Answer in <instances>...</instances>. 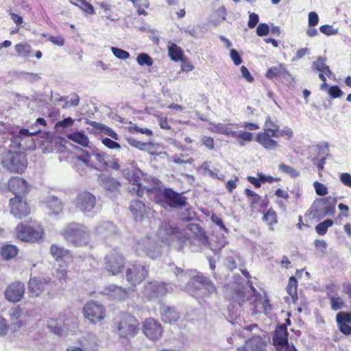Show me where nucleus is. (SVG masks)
<instances>
[{
  "label": "nucleus",
  "instance_id": "27",
  "mask_svg": "<svg viewBox=\"0 0 351 351\" xmlns=\"http://www.w3.org/2000/svg\"><path fill=\"white\" fill-rule=\"evenodd\" d=\"M162 319L165 323L173 324L180 319V313L174 308L163 305L160 307Z\"/></svg>",
  "mask_w": 351,
  "mask_h": 351
},
{
  "label": "nucleus",
  "instance_id": "43",
  "mask_svg": "<svg viewBox=\"0 0 351 351\" xmlns=\"http://www.w3.org/2000/svg\"><path fill=\"white\" fill-rule=\"evenodd\" d=\"M89 124L90 125H92L93 127H94L97 130H101L104 131L107 135L110 136L113 139H114V140L119 139L118 134L114 130L110 129V128H108L104 125H102L101 123L95 122V121H90Z\"/></svg>",
  "mask_w": 351,
  "mask_h": 351
},
{
  "label": "nucleus",
  "instance_id": "20",
  "mask_svg": "<svg viewBox=\"0 0 351 351\" xmlns=\"http://www.w3.org/2000/svg\"><path fill=\"white\" fill-rule=\"evenodd\" d=\"M237 351H266V343L261 336H254L246 341L245 346L239 347Z\"/></svg>",
  "mask_w": 351,
  "mask_h": 351
},
{
  "label": "nucleus",
  "instance_id": "58",
  "mask_svg": "<svg viewBox=\"0 0 351 351\" xmlns=\"http://www.w3.org/2000/svg\"><path fill=\"white\" fill-rule=\"evenodd\" d=\"M48 325L57 335L60 336L64 335L65 329L64 327L62 326L61 322H57V326H54L52 324H48Z\"/></svg>",
  "mask_w": 351,
  "mask_h": 351
},
{
  "label": "nucleus",
  "instance_id": "16",
  "mask_svg": "<svg viewBox=\"0 0 351 351\" xmlns=\"http://www.w3.org/2000/svg\"><path fill=\"white\" fill-rule=\"evenodd\" d=\"M144 334L150 339H158L163 334L161 324L153 318L147 319L143 326Z\"/></svg>",
  "mask_w": 351,
  "mask_h": 351
},
{
  "label": "nucleus",
  "instance_id": "26",
  "mask_svg": "<svg viewBox=\"0 0 351 351\" xmlns=\"http://www.w3.org/2000/svg\"><path fill=\"white\" fill-rule=\"evenodd\" d=\"M273 343L276 350L281 349L284 345L289 343L287 330L285 326H280L276 328L273 337Z\"/></svg>",
  "mask_w": 351,
  "mask_h": 351
},
{
  "label": "nucleus",
  "instance_id": "18",
  "mask_svg": "<svg viewBox=\"0 0 351 351\" xmlns=\"http://www.w3.org/2000/svg\"><path fill=\"white\" fill-rule=\"evenodd\" d=\"M30 186L23 177H11L8 180V189L17 196H23L29 190Z\"/></svg>",
  "mask_w": 351,
  "mask_h": 351
},
{
  "label": "nucleus",
  "instance_id": "1",
  "mask_svg": "<svg viewBox=\"0 0 351 351\" xmlns=\"http://www.w3.org/2000/svg\"><path fill=\"white\" fill-rule=\"evenodd\" d=\"M132 192L136 193L138 196H142L145 191L147 195L156 203H165L174 208H182L186 204V199L181 194L178 193L171 189H161L158 185L155 186H144L140 181L141 177H131Z\"/></svg>",
  "mask_w": 351,
  "mask_h": 351
},
{
  "label": "nucleus",
  "instance_id": "55",
  "mask_svg": "<svg viewBox=\"0 0 351 351\" xmlns=\"http://www.w3.org/2000/svg\"><path fill=\"white\" fill-rule=\"evenodd\" d=\"M315 192L318 195L323 196L328 193L327 187L322 183L315 182L313 184Z\"/></svg>",
  "mask_w": 351,
  "mask_h": 351
},
{
  "label": "nucleus",
  "instance_id": "59",
  "mask_svg": "<svg viewBox=\"0 0 351 351\" xmlns=\"http://www.w3.org/2000/svg\"><path fill=\"white\" fill-rule=\"evenodd\" d=\"M74 123V119H73L71 117H68V118H66L62 121H60L58 122H57V123L56 124V127L57 128H68V127H70L71 125H73Z\"/></svg>",
  "mask_w": 351,
  "mask_h": 351
},
{
  "label": "nucleus",
  "instance_id": "7",
  "mask_svg": "<svg viewBox=\"0 0 351 351\" xmlns=\"http://www.w3.org/2000/svg\"><path fill=\"white\" fill-rule=\"evenodd\" d=\"M2 163L10 171L22 173L26 165L23 153L8 152L3 157Z\"/></svg>",
  "mask_w": 351,
  "mask_h": 351
},
{
  "label": "nucleus",
  "instance_id": "61",
  "mask_svg": "<svg viewBox=\"0 0 351 351\" xmlns=\"http://www.w3.org/2000/svg\"><path fill=\"white\" fill-rule=\"evenodd\" d=\"M79 8H81L83 11H84L88 14H95V10H94L93 6L91 4H90L89 3H88L87 1H86L85 0L82 1L81 4H79Z\"/></svg>",
  "mask_w": 351,
  "mask_h": 351
},
{
  "label": "nucleus",
  "instance_id": "30",
  "mask_svg": "<svg viewBox=\"0 0 351 351\" xmlns=\"http://www.w3.org/2000/svg\"><path fill=\"white\" fill-rule=\"evenodd\" d=\"M271 137L273 136L267 133L260 132L257 134L256 141L265 149H274L277 147L278 143L271 139Z\"/></svg>",
  "mask_w": 351,
  "mask_h": 351
},
{
  "label": "nucleus",
  "instance_id": "47",
  "mask_svg": "<svg viewBox=\"0 0 351 351\" xmlns=\"http://www.w3.org/2000/svg\"><path fill=\"white\" fill-rule=\"evenodd\" d=\"M330 307L333 311H338L343 308L345 306L343 300L340 297L330 295L329 297Z\"/></svg>",
  "mask_w": 351,
  "mask_h": 351
},
{
  "label": "nucleus",
  "instance_id": "35",
  "mask_svg": "<svg viewBox=\"0 0 351 351\" xmlns=\"http://www.w3.org/2000/svg\"><path fill=\"white\" fill-rule=\"evenodd\" d=\"M67 138L84 147H88L90 143L88 136L83 132L69 134Z\"/></svg>",
  "mask_w": 351,
  "mask_h": 351
},
{
  "label": "nucleus",
  "instance_id": "62",
  "mask_svg": "<svg viewBox=\"0 0 351 351\" xmlns=\"http://www.w3.org/2000/svg\"><path fill=\"white\" fill-rule=\"evenodd\" d=\"M328 94L332 98L339 97L342 95L343 93L337 86H332L328 88Z\"/></svg>",
  "mask_w": 351,
  "mask_h": 351
},
{
  "label": "nucleus",
  "instance_id": "10",
  "mask_svg": "<svg viewBox=\"0 0 351 351\" xmlns=\"http://www.w3.org/2000/svg\"><path fill=\"white\" fill-rule=\"evenodd\" d=\"M149 267L140 263L130 264L126 269V278L132 285L140 284L147 276Z\"/></svg>",
  "mask_w": 351,
  "mask_h": 351
},
{
  "label": "nucleus",
  "instance_id": "11",
  "mask_svg": "<svg viewBox=\"0 0 351 351\" xmlns=\"http://www.w3.org/2000/svg\"><path fill=\"white\" fill-rule=\"evenodd\" d=\"M96 202L95 196L88 191L80 192L73 200L75 208L85 215L91 212Z\"/></svg>",
  "mask_w": 351,
  "mask_h": 351
},
{
  "label": "nucleus",
  "instance_id": "38",
  "mask_svg": "<svg viewBox=\"0 0 351 351\" xmlns=\"http://www.w3.org/2000/svg\"><path fill=\"white\" fill-rule=\"evenodd\" d=\"M167 48L169 56L172 60L178 62L181 60L183 53L182 49L177 45L169 42Z\"/></svg>",
  "mask_w": 351,
  "mask_h": 351
},
{
  "label": "nucleus",
  "instance_id": "9",
  "mask_svg": "<svg viewBox=\"0 0 351 351\" xmlns=\"http://www.w3.org/2000/svg\"><path fill=\"white\" fill-rule=\"evenodd\" d=\"M83 313L92 323L101 322L106 317V309L104 306L95 301L91 300L86 303L84 306Z\"/></svg>",
  "mask_w": 351,
  "mask_h": 351
},
{
  "label": "nucleus",
  "instance_id": "49",
  "mask_svg": "<svg viewBox=\"0 0 351 351\" xmlns=\"http://www.w3.org/2000/svg\"><path fill=\"white\" fill-rule=\"evenodd\" d=\"M111 51L113 55L120 60H126L130 58V53L123 49L112 47Z\"/></svg>",
  "mask_w": 351,
  "mask_h": 351
},
{
  "label": "nucleus",
  "instance_id": "46",
  "mask_svg": "<svg viewBox=\"0 0 351 351\" xmlns=\"http://www.w3.org/2000/svg\"><path fill=\"white\" fill-rule=\"evenodd\" d=\"M15 50L22 57H28L32 55L31 47L27 44H18L15 46Z\"/></svg>",
  "mask_w": 351,
  "mask_h": 351
},
{
  "label": "nucleus",
  "instance_id": "13",
  "mask_svg": "<svg viewBox=\"0 0 351 351\" xmlns=\"http://www.w3.org/2000/svg\"><path fill=\"white\" fill-rule=\"evenodd\" d=\"M10 207L11 214L19 219L26 217L32 210L23 197L17 195L10 199Z\"/></svg>",
  "mask_w": 351,
  "mask_h": 351
},
{
  "label": "nucleus",
  "instance_id": "57",
  "mask_svg": "<svg viewBox=\"0 0 351 351\" xmlns=\"http://www.w3.org/2000/svg\"><path fill=\"white\" fill-rule=\"evenodd\" d=\"M127 141L131 145L132 147L138 148L141 150L145 149V147L147 145V143L139 141L134 138H128Z\"/></svg>",
  "mask_w": 351,
  "mask_h": 351
},
{
  "label": "nucleus",
  "instance_id": "5",
  "mask_svg": "<svg viewBox=\"0 0 351 351\" xmlns=\"http://www.w3.org/2000/svg\"><path fill=\"white\" fill-rule=\"evenodd\" d=\"M134 249L139 256H147L154 259L158 258L162 252V245L152 237H144L137 241L134 245Z\"/></svg>",
  "mask_w": 351,
  "mask_h": 351
},
{
  "label": "nucleus",
  "instance_id": "2",
  "mask_svg": "<svg viewBox=\"0 0 351 351\" xmlns=\"http://www.w3.org/2000/svg\"><path fill=\"white\" fill-rule=\"evenodd\" d=\"M173 271L176 276L180 278L182 281L188 280L189 278H191L190 282H188L186 287V290L190 294L197 298H204L215 292V287L208 278L199 275L192 278L195 271H184L182 269L178 267H175Z\"/></svg>",
  "mask_w": 351,
  "mask_h": 351
},
{
  "label": "nucleus",
  "instance_id": "24",
  "mask_svg": "<svg viewBox=\"0 0 351 351\" xmlns=\"http://www.w3.org/2000/svg\"><path fill=\"white\" fill-rule=\"evenodd\" d=\"M181 234L182 232H180L176 228L169 225H163L158 230L157 237L162 243L169 245L171 237L173 236L180 237Z\"/></svg>",
  "mask_w": 351,
  "mask_h": 351
},
{
  "label": "nucleus",
  "instance_id": "45",
  "mask_svg": "<svg viewBox=\"0 0 351 351\" xmlns=\"http://www.w3.org/2000/svg\"><path fill=\"white\" fill-rule=\"evenodd\" d=\"M278 180L279 179L278 178H274V177H248L249 182L254 184L256 188L260 187L264 182H268L271 183Z\"/></svg>",
  "mask_w": 351,
  "mask_h": 351
},
{
  "label": "nucleus",
  "instance_id": "14",
  "mask_svg": "<svg viewBox=\"0 0 351 351\" xmlns=\"http://www.w3.org/2000/svg\"><path fill=\"white\" fill-rule=\"evenodd\" d=\"M123 256L116 250H114L106 256L105 269L113 275L121 273L124 267Z\"/></svg>",
  "mask_w": 351,
  "mask_h": 351
},
{
  "label": "nucleus",
  "instance_id": "31",
  "mask_svg": "<svg viewBox=\"0 0 351 351\" xmlns=\"http://www.w3.org/2000/svg\"><path fill=\"white\" fill-rule=\"evenodd\" d=\"M80 343L83 351H97V339L93 335L82 337Z\"/></svg>",
  "mask_w": 351,
  "mask_h": 351
},
{
  "label": "nucleus",
  "instance_id": "21",
  "mask_svg": "<svg viewBox=\"0 0 351 351\" xmlns=\"http://www.w3.org/2000/svg\"><path fill=\"white\" fill-rule=\"evenodd\" d=\"M43 202L47 209L48 215L51 217L57 216L62 211L64 204L56 196L49 195L45 199Z\"/></svg>",
  "mask_w": 351,
  "mask_h": 351
},
{
  "label": "nucleus",
  "instance_id": "40",
  "mask_svg": "<svg viewBox=\"0 0 351 351\" xmlns=\"http://www.w3.org/2000/svg\"><path fill=\"white\" fill-rule=\"evenodd\" d=\"M18 253L17 247L14 245H6L1 249V254L4 259L13 258Z\"/></svg>",
  "mask_w": 351,
  "mask_h": 351
},
{
  "label": "nucleus",
  "instance_id": "36",
  "mask_svg": "<svg viewBox=\"0 0 351 351\" xmlns=\"http://www.w3.org/2000/svg\"><path fill=\"white\" fill-rule=\"evenodd\" d=\"M254 308L257 313L263 312L265 314H268L271 310V305L268 298L265 296L263 299L256 300Z\"/></svg>",
  "mask_w": 351,
  "mask_h": 351
},
{
  "label": "nucleus",
  "instance_id": "19",
  "mask_svg": "<svg viewBox=\"0 0 351 351\" xmlns=\"http://www.w3.org/2000/svg\"><path fill=\"white\" fill-rule=\"evenodd\" d=\"M50 253L57 262L70 263L73 261L71 252L59 244L51 245Z\"/></svg>",
  "mask_w": 351,
  "mask_h": 351
},
{
  "label": "nucleus",
  "instance_id": "51",
  "mask_svg": "<svg viewBox=\"0 0 351 351\" xmlns=\"http://www.w3.org/2000/svg\"><path fill=\"white\" fill-rule=\"evenodd\" d=\"M276 218L277 217L276 213L271 209L268 210L263 216V220L269 225L276 223Z\"/></svg>",
  "mask_w": 351,
  "mask_h": 351
},
{
  "label": "nucleus",
  "instance_id": "33",
  "mask_svg": "<svg viewBox=\"0 0 351 351\" xmlns=\"http://www.w3.org/2000/svg\"><path fill=\"white\" fill-rule=\"evenodd\" d=\"M108 295L117 300H125L128 295V291L116 285H110L108 287Z\"/></svg>",
  "mask_w": 351,
  "mask_h": 351
},
{
  "label": "nucleus",
  "instance_id": "15",
  "mask_svg": "<svg viewBox=\"0 0 351 351\" xmlns=\"http://www.w3.org/2000/svg\"><path fill=\"white\" fill-rule=\"evenodd\" d=\"M25 285L23 283L16 281L10 284L5 291V298L9 302H18L23 297L25 293Z\"/></svg>",
  "mask_w": 351,
  "mask_h": 351
},
{
  "label": "nucleus",
  "instance_id": "50",
  "mask_svg": "<svg viewBox=\"0 0 351 351\" xmlns=\"http://www.w3.org/2000/svg\"><path fill=\"white\" fill-rule=\"evenodd\" d=\"M187 230L193 232L195 237H199L200 239L202 237H205L202 228L198 224L191 223L189 225Z\"/></svg>",
  "mask_w": 351,
  "mask_h": 351
},
{
  "label": "nucleus",
  "instance_id": "17",
  "mask_svg": "<svg viewBox=\"0 0 351 351\" xmlns=\"http://www.w3.org/2000/svg\"><path fill=\"white\" fill-rule=\"evenodd\" d=\"M226 298L233 303L241 305L245 300V293L243 285L238 283H232L226 289Z\"/></svg>",
  "mask_w": 351,
  "mask_h": 351
},
{
  "label": "nucleus",
  "instance_id": "4",
  "mask_svg": "<svg viewBox=\"0 0 351 351\" xmlns=\"http://www.w3.org/2000/svg\"><path fill=\"white\" fill-rule=\"evenodd\" d=\"M114 332L120 339L130 340L139 330V323L135 317L122 313L114 321Z\"/></svg>",
  "mask_w": 351,
  "mask_h": 351
},
{
  "label": "nucleus",
  "instance_id": "60",
  "mask_svg": "<svg viewBox=\"0 0 351 351\" xmlns=\"http://www.w3.org/2000/svg\"><path fill=\"white\" fill-rule=\"evenodd\" d=\"M276 133L278 134V137L287 136L288 139H290L293 136L292 130L288 127H285L281 130L278 129V132Z\"/></svg>",
  "mask_w": 351,
  "mask_h": 351
},
{
  "label": "nucleus",
  "instance_id": "42",
  "mask_svg": "<svg viewBox=\"0 0 351 351\" xmlns=\"http://www.w3.org/2000/svg\"><path fill=\"white\" fill-rule=\"evenodd\" d=\"M8 315L13 324L21 327L23 323L19 319L22 315V310L19 307L12 308L10 310Z\"/></svg>",
  "mask_w": 351,
  "mask_h": 351
},
{
  "label": "nucleus",
  "instance_id": "56",
  "mask_svg": "<svg viewBox=\"0 0 351 351\" xmlns=\"http://www.w3.org/2000/svg\"><path fill=\"white\" fill-rule=\"evenodd\" d=\"M269 27L267 23H260L256 28V34L259 36H264L269 34Z\"/></svg>",
  "mask_w": 351,
  "mask_h": 351
},
{
  "label": "nucleus",
  "instance_id": "29",
  "mask_svg": "<svg viewBox=\"0 0 351 351\" xmlns=\"http://www.w3.org/2000/svg\"><path fill=\"white\" fill-rule=\"evenodd\" d=\"M265 76L269 79L275 77H283L284 79L290 77L293 79L290 73L286 69L285 65L282 64H280L277 66L270 68L267 71Z\"/></svg>",
  "mask_w": 351,
  "mask_h": 351
},
{
  "label": "nucleus",
  "instance_id": "37",
  "mask_svg": "<svg viewBox=\"0 0 351 351\" xmlns=\"http://www.w3.org/2000/svg\"><path fill=\"white\" fill-rule=\"evenodd\" d=\"M101 183L104 188L109 191H117L119 189L120 184L114 177H101Z\"/></svg>",
  "mask_w": 351,
  "mask_h": 351
},
{
  "label": "nucleus",
  "instance_id": "39",
  "mask_svg": "<svg viewBox=\"0 0 351 351\" xmlns=\"http://www.w3.org/2000/svg\"><path fill=\"white\" fill-rule=\"evenodd\" d=\"M278 125L276 124L275 122L270 117H268L266 119L264 124L263 132L267 133L271 135L273 137L278 138V134L276 132H278Z\"/></svg>",
  "mask_w": 351,
  "mask_h": 351
},
{
  "label": "nucleus",
  "instance_id": "41",
  "mask_svg": "<svg viewBox=\"0 0 351 351\" xmlns=\"http://www.w3.org/2000/svg\"><path fill=\"white\" fill-rule=\"evenodd\" d=\"M287 291L291 296L293 302L298 300L297 293V280L294 276H291L289 280V283L287 287Z\"/></svg>",
  "mask_w": 351,
  "mask_h": 351
},
{
  "label": "nucleus",
  "instance_id": "22",
  "mask_svg": "<svg viewBox=\"0 0 351 351\" xmlns=\"http://www.w3.org/2000/svg\"><path fill=\"white\" fill-rule=\"evenodd\" d=\"M48 281L44 278H31L28 282V293L32 298L40 296L45 289Z\"/></svg>",
  "mask_w": 351,
  "mask_h": 351
},
{
  "label": "nucleus",
  "instance_id": "48",
  "mask_svg": "<svg viewBox=\"0 0 351 351\" xmlns=\"http://www.w3.org/2000/svg\"><path fill=\"white\" fill-rule=\"evenodd\" d=\"M136 61L138 64L143 66H152L153 60L152 58L147 53H142L137 56Z\"/></svg>",
  "mask_w": 351,
  "mask_h": 351
},
{
  "label": "nucleus",
  "instance_id": "23",
  "mask_svg": "<svg viewBox=\"0 0 351 351\" xmlns=\"http://www.w3.org/2000/svg\"><path fill=\"white\" fill-rule=\"evenodd\" d=\"M336 322L339 330L346 335H351V313L339 312L336 315Z\"/></svg>",
  "mask_w": 351,
  "mask_h": 351
},
{
  "label": "nucleus",
  "instance_id": "3",
  "mask_svg": "<svg viewBox=\"0 0 351 351\" xmlns=\"http://www.w3.org/2000/svg\"><path fill=\"white\" fill-rule=\"evenodd\" d=\"M60 234L70 245L75 247L85 246L90 239L88 228L75 222L66 224L61 230Z\"/></svg>",
  "mask_w": 351,
  "mask_h": 351
},
{
  "label": "nucleus",
  "instance_id": "28",
  "mask_svg": "<svg viewBox=\"0 0 351 351\" xmlns=\"http://www.w3.org/2000/svg\"><path fill=\"white\" fill-rule=\"evenodd\" d=\"M232 125L230 123H211L208 129L213 132L232 137L234 130L232 129Z\"/></svg>",
  "mask_w": 351,
  "mask_h": 351
},
{
  "label": "nucleus",
  "instance_id": "32",
  "mask_svg": "<svg viewBox=\"0 0 351 351\" xmlns=\"http://www.w3.org/2000/svg\"><path fill=\"white\" fill-rule=\"evenodd\" d=\"M326 58L324 57H318L312 63V69L319 72H324L325 75L330 77L333 73L329 66L326 64Z\"/></svg>",
  "mask_w": 351,
  "mask_h": 351
},
{
  "label": "nucleus",
  "instance_id": "6",
  "mask_svg": "<svg viewBox=\"0 0 351 351\" xmlns=\"http://www.w3.org/2000/svg\"><path fill=\"white\" fill-rule=\"evenodd\" d=\"M40 130H32L27 129H20L13 134L11 138V143L14 147L25 149H34L35 147L33 136L38 134Z\"/></svg>",
  "mask_w": 351,
  "mask_h": 351
},
{
  "label": "nucleus",
  "instance_id": "34",
  "mask_svg": "<svg viewBox=\"0 0 351 351\" xmlns=\"http://www.w3.org/2000/svg\"><path fill=\"white\" fill-rule=\"evenodd\" d=\"M232 138H235L240 146L243 147L253 140V134L243 130L234 131Z\"/></svg>",
  "mask_w": 351,
  "mask_h": 351
},
{
  "label": "nucleus",
  "instance_id": "54",
  "mask_svg": "<svg viewBox=\"0 0 351 351\" xmlns=\"http://www.w3.org/2000/svg\"><path fill=\"white\" fill-rule=\"evenodd\" d=\"M98 5L106 14V17L107 19H109L112 21H115L118 20V18H113L111 16L110 13V10H111V5L110 4L106 3L105 2H100V3H98Z\"/></svg>",
  "mask_w": 351,
  "mask_h": 351
},
{
  "label": "nucleus",
  "instance_id": "25",
  "mask_svg": "<svg viewBox=\"0 0 351 351\" xmlns=\"http://www.w3.org/2000/svg\"><path fill=\"white\" fill-rule=\"evenodd\" d=\"M130 209L136 221H141L144 216L151 211V210L147 208L145 204L140 200L132 201Z\"/></svg>",
  "mask_w": 351,
  "mask_h": 351
},
{
  "label": "nucleus",
  "instance_id": "44",
  "mask_svg": "<svg viewBox=\"0 0 351 351\" xmlns=\"http://www.w3.org/2000/svg\"><path fill=\"white\" fill-rule=\"evenodd\" d=\"M317 149L319 152V156L321 157L320 161L317 165V169L319 171H320L323 169L324 164L325 163V156H328V146L327 145H324L317 147ZM318 173L319 176H321L320 171H319Z\"/></svg>",
  "mask_w": 351,
  "mask_h": 351
},
{
  "label": "nucleus",
  "instance_id": "63",
  "mask_svg": "<svg viewBox=\"0 0 351 351\" xmlns=\"http://www.w3.org/2000/svg\"><path fill=\"white\" fill-rule=\"evenodd\" d=\"M259 17L256 13H250L247 25L250 28H254L258 23Z\"/></svg>",
  "mask_w": 351,
  "mask_h": 351
},
{
  "label": "nucleus",
  "instance_id": "52",
  "mask_svg": "<svg viewBox=\"0 0 351 351\" xmlns=\"http://www.w3.org/2000/svg\"><path fill=\"white\" fill-rule=\"evenodd\" d=\"M319 30L322 34L326 36L336 35L338 33V28H335L330 25H322L319 27Z\"/></svg>",
  "mask_w": 351,
  "mask_h": 351
},
{
  "label": "nucleus",
  "instance_id": "8",
  "mask_svg": "<svg viewBox=\"0 0 351 351\" xmlns=\"http://www.w3.org/2000/svg\"><path fill=\"white\" fill-rule=\"evenodd\" d=\"M16 234L22 241L33 243L42 238L43 230L38 226H30L20 223L16 228Z\"/></svg>",
  "mask_w": 351,
  "mask_h": 351
},
{
  "label": "nucleus",
  "instance_id": "53",
  "mask_svg": "<svg viewBox=\"0 0 351 351\" xmlns=\"http://www.w3.org/2000/svg\"><path fill=\"white\" fill-rule=\"evenodd\" d=\"M279 172L282 174H289L291 176H298V173L291 167L284 163L279 165Z\"/></svg>",
  "mask_w": 351,
  "mask_h": 351
},
{
  "label": "nucleus",
  "instance_id": "12",
  "mask_svg": "<svg viewBox=\"0 0 351 351\" xmlns=\"http://www.w3.org/2000/svg\"><path fill=\"white\" fill-rule=\"evenodd\" d=\"M169 290L162 282H149L144 286L143 295L148 300H156L159 298L165 296Z\"/></svg>",
  "mask_w": 351,
  "mask_h": 351
},
{
  "label": "nucleus",
  "instance_id": "64",
  "mask_svg": "<svg viewBox=\"0 0 351 351\" xmlns=\"http://www.w3.org/2000/svg\"><path fill=\"white\" fill-rule=\"evenodd\" d=\"M102 143L110 149H119L121 147L119 143L108 138H103Z\"/></svg>",
  "mask_w": 351,
  "mask_h": 351
}]
</instances>
